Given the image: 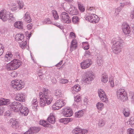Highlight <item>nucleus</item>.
<instances>
[{"label":"nucleus","mask_w":134,"mask_h":134,"mask_svg":"<svg viewBox=\"0 0 134 134\" xmlns=\"http://www.w3.org/2000/svg\"><path fill=\"white\" fill-rule=\"evenodd\" d=\"M96 106L98 109L99 110H102L104 108V105L102 103L98 102L96 104Z\"/></svg>","instance_id":"nucleus-44"},{"label":"nucleus","mask_w":134,"mask_h":134,"mask_svg":"<svg viewBox=\"0 0 134 134\" xmlns=\"http://www.w3.org/2000/svg\"><path fill=\"white\" fill-rule=\"evenodd\" d=\"M122 46V42H115L112 46L113 52L116 55H118L121 52Z\"/></svg>","instance_id":"nucleus-8"},{"label":"nucleus","mask_w":134,"mask_h":134,"mask_svg":"<svg viewBox=\"0 0 134 134\" xmlns=\"http://www.w3.org/2000/svg\"><path fill=\"white\" fill-rule=\"evenodd\" d=\"M85 18L86 20L93 24L97 23L99 21V17L95 14L87 15Z\"/></svg>","instance_id":"nucleus-7"},{"label":"nucleus","mask_w":134,"mask_h":134,"mask_svg":"<svg viewBox=\"0 0 134 134\" xmlns=\"http://www.w3.org/2000/svg\"><path fill=\"white\" fill-rule=\"evenodd\" d=\"M9 108L11 110L15 112L20 111V113L23 116H27L29 113L28 108L23 107L20 103L16 102H12L9 105Z\"/></svg>","instance_id":"nucleus-1"},{"label":"nucleus","mask_w":134,"mask_h":134,"mask_svg":"<svg viewBox=\"0 0 134 134\" xmlns=\"http://www.w3.org/2000/svg\"><path fill=\"white\" fill-rule=\"evenodd\" d=\"M81 99V97L80 96H76L75 98L74 101L75 102H80Z\"/></svg>","instance_id":"nucleus-51"},{"label":"nucleus","mask_w":134,"mask_h":134,"mask_svg":"<svg viewBox=\"0 0 134 134\" xmlns=\"http://www.w3.org/2000/svg\"><path fill=\"white\" fill-rule=\"evenodd\" d=\"M81 89L80 86L78 84L75 85L72 88L73 90L76 92H78Z\"/></svg>","instance_id":"nucleus-40"},{"label":"nucleus","mask_w":134,"mask_h":134,"mask_svg":"<svg viewBox=\"0 0 134 134\" xmlns=\"http://www.w3.org/2000/svg\"><path fill=\"white\" fill-rule=\"evenodd\" d=\"M70 6V4L66 2L62 3L59 7L61 8H63L65 11H66V9H67L68 6Z\"/></svg>","instance_id":"nucleus-30"},{"label":"nucleus","mask_w":134,"mask_h":134,"mask_svg":"<svg viewBox=\"0 0 134 134\" xmlns=\"http://www.w3.org/2000/svg\"><path fill=\"white\" fill-rule=\"evenodd\" d=\"M32 24H29L27 25V28L29 30H30L32 28Z\"/></svg>","instance_id":"nucleus-61"},{"label":"nucleus","mask_w":134,"mask_h":134,"mask_svg":"<svg viewBox=\"0 0 134 134\" xmlns=\"http://www.w3.org/2000/svg\"><path fill=\"white\" fill-rule=\"evenodd\" d=\"M44 89L43 90V91H44ZM39 96L40 99H41V98H44V97L43 96V93L42 92H40L39 93Z\"/></svg>","instance_id":"nucleus-62"},{"label":"nucleus","mask_w":134,"mask_h":134,"mask_svg":"<svg viewBox=\"0 0 134 134\" xmlns=\"http://www.w3.org/2000/svg\"><path fill=\"white\" fill-rule=\"evenodd\" d=\"M122 28L124 34L129 35L131 32L130 28L127 24L125 22L123 23L122 26Z\"/></svg>","instance_id":"nucleus-14"},{"label":"nucleus","mask_w":134,"mask_h":134,"mask_svg":"<svg viewBox=\"0 0 134 134\" xmlns=\"http://www.w3.org/2000/svg\"><path fill=\"white\" fill-rule=\"evenodd\" d=\"M127 123L128 125L129 124L130 125H132L134 124V121L131 120V119H129V121L127 122Z\"/></svg>","instance_id":"nucleus-55"},{"label":"nucleus","mask_w":134,"mask_h":134,"mask_svg":"<svg viewBox=\"0 0 134 134\" xmlns=\"http://www.w3.org/2000/svg\"><path fill=\"white\" fill-rule=\"evenodd\" d=\"M77 42H71L70 47L71 51H72L75 49L77 46Z\"/></svg>","instance_id":"nucleus-38"},{"label":"nucleus","mask_w":134,"mask_h":134,"mask_svg":"<svg viewBox=\"0 0 134 134\" xmlns=\"http://www.w3.org/2000/svg\"><path fill=\"white\" fill-rule=\"evenodd\" d=\"M40 100V106L42 107H43L46 105V104L44 98H41Z\"/></svg>","instance_id":"nucleus-46"},{"label":"nucleus","mask_w":134,"mask_h":134,"mask_svg":"<svg viewBox=\"0 0 134 134\" xmlns=\"http://www.w3.org/2000/svg\"><path fill=\"white\" fill-rule=\"evenodd\" d=\"M93 72L91 71H88L85 73V76L82 77V81L84 84L90 83L93 79V77L94 76Z\"/></svg>","instance_id":"nucleus-4"},{"label":"nucleus","mask_w":134,"mask_h":134,"mask_svg":"<svg viewBox=\"0 0 134 134\" xmlns=\"http://www.w3.org/2000/svg\"><path fill=\"white\" fill-rule=\"evenodd\" d=\"M124 6V5H123V6H122V5H120L119 7H118L115 9V15L116 16L119 14L121 9Z\"/></svg>","instance_id":"nucleus-37"},{"label":"nucleus","mask_w":134,"mask_h":134,"mask_svg":"<svg viewBox=\"0 0 134 134\" xmlns=\"http://www.w3.org/2000/svg\"><path fill=\"white\" fill-rule=\"evenodd\" d=\"M73 114V112L71 109L69 108L64 110L63 113L65 117H70Z\"/></svg>","instance_id":"nucleus-20"},{"label":"nucleus","mask_w":134,"mask_h":134,"mask_svg":"<svg viewBox=\"0 0 134 134\" xmlns=\"http://www.w3.org/2000/svg\"><path fill=\"white\" fill-rule=\"evenodd\" d=\"M12 57V55L11 52H8L4 57V60L5 61L8 62L10 61Z\"/></svg>","instance_id":"nucleus-23"},{"label":"nucleus","mask_w":134,"mask_h":134,"mask_svg":"<svg viewBox=\"0 0 134 134\" xmlns=\"http://www.w3.org/2000/svg\"><path fill=\"white\" fill-rule=\"evenodd\" d=\"M127 132L128 134H134V130L131 128L128 129Z\"/></svg>","instance_id":"nucleus-53"},{"label":"nucleus","mask_w":134,"mask_h":134,"mask_svg":"<svg viewBox=\"0 0 134 134\" xmlns=\"http://www.w3.org/2000/svg\"><path fill=\"white\" fill-rule=\"evenodd\" d=\"M120 4H121V5H122V6H123V5H124V6L126 5H130L131 4L130 3V1L128 0H127V1L125 2V3H121Z\"/></svg>","instance_id":"nucleus-57"},{"label":"nucleus","mask_w":134,"mask_h":134,"mask_svg":"<svg viewBox=\"0 0 134 134\" xmlns=\"http://www.w3.org/2000/svg\"><path fill=\"white\" fill-rule=\"evenodd\" d=\"M25 94L21 93H19L16 94L15 97L16 100L21 102H24L25 101Z\"/></svg>","instance_id":"nucleus-19"},{"label":"nucleus","mask_w":134,"mask_h":134,"mask_svg":"<svg viewBox=\"0 0 134 134\" xmlns=\"http://www.w3.org/2000/svg\"><path fill=\"white\" fill-rule=\"evenodd\" d=\"M21 64L20 60L15 59L7 64L5 68L8 70H14L18 68Z\"/></svg>","instance_id":"nucleus-3"},{"label":"nucleus","mask_w":134,"mask_h":134,"mask_svg":"<svg viewBox=\"0 0 134 134\" xmlns=\"http://www.w3.org/2000/svg\"><path fill=\"white\" fill-rule=\"evenodd\" d=\"M54 95L57 98L61 97L62 95V94L61 91L59 90L55 91L54 92Z\"/></svg>","instance_id":"nucleus-31"},{"label":"nucleus","mask_w":134,"mask_h":134,"mask_svg":"<svg viewBox=\"0 0 134 134\" xmlns=\"http://www.w3.org/2000/svg\"><path fill=\"white\" fill-rule=\"evenodd\" d=\"M69 38L72 39L71 42H77V38L75 34L72 32L70 33Z\"/></svg>","instance_id":"nucleus-28"},{"label":"nucleus","mask_w":134,"mask_h":134,"mask_svg":"<svg viewBox=\"0 0 134 134\" xmlns=\"http://www.w3.org/2000/svg\"><path fill=\"white\" fill-rule=\"evenodd\" d=\"M87 132L86 129L82 130L79 127H76L72 131L73 134H85Z\"/></svg>","instance_id":"nucleus-16"},{"label":"nucleus","mask_w":134,"mask_h":134,"mask_svg":"<svg viewBox=\"0 0 134 134\" xmlns=\"http://www.w3.org/2000/svg\"><path fill=\"white\" fill-rule=\"evenodd\" d=\"M4 111V107H0V115H2Z\"/></svg>","instance_id":"nucleus-59"},{"label":"nucleus","mask_w":134,"mask_h":134,"mask_svg":"<svg viewBox=\"0 0 134 134\" xmlns=\"http://www.w3.org/2000/svg\"><path fill=\"white\" fill-rule=\"evenodd\" d=\"M92 64V62L91 59H87L81 63V67L83 69H86L89 68Z\"/></svg>","instance_id":"nucleus-13"},{"label":"nucleus","mask_w":134,"mask_h":134,"mask_svg":"<svg viewBox=\"0 0 134 134\" xmlns=\"http://www.w3.org/2000/svg\"><path fill=\"white\" fill-rule=\"evenodd\" d=\"M4 47L2 44L0 43V56L4 52Z\"/></svg>","instance_id":"nucleus-48"},{"label":"nucleus","mask_w":134,"mask_h":134,"mask_svg":"<svg viewBox=\"0 0 134 134\" xmlns=\"http://www.w3.org/2000/svg\"><path fill=\"white\" fill-rule=\"evenodd\" d=\"M60 121L61 122L64 123V124H66L67 119L66 118H64L60 119Z\"/></svg>","instance_id":"nucleus-58"},{"label":"nucleus","mask_w":134,"mask_h":134,"mask_svg":"<svg viewBox=\"0 0 134 134\" xmlns=\"http://www.w3.org/2000/svg\"><path fill=\"white\" fill-rule=\"evenodd\" d=\"M18 4L20 9H22L24 7V3L23 2L19 1L18 2Z\"/></svg>","instance_id":"nucleus-50"},{"label":"nucleus","mask_w":134,"mask_h":134,"mask_svg":"<svg viewBox=\"0 0 134 134\" xmlns=\"http://www.w3.org/2000/svg\"><path fill=\"white\" fill-rule=\"evenodd\" d=\"M65 104V101L63 99H59L57 100L52 106L53 110H56L60 109Z\"/></svg>","instance_id":"nucleus-9"},{"label":"nucleus","mask_w":134,"mask_h":134,"mask_svg":"<svg viewBox=\"0 0 134 134\" xmlns=\"http://www.w3.org/2000/svg\"><path fill=\"white\" fill-rule=\"evenodd\" d=\"M60 18L61 21L64 23L69 24L71 22L69 15L68 13L65 12H63L61 13Z\"/></svg>","instance_id":"nucleus-11"},{"label":"nucleus","mask_w":134,"mask_h":134,"mask_svg":"<svg viewBox=\"0 0 134 134\" xmlns=\"http://www.w3.org/2000/svg\"><path fill=\"white\" fill-rule=\"evenodd\" d=\"M78 8L80 11L81 12H84L85 10V7L81 3L77 2Z\"/></svg>","instance_id":"nucleus-33"},{"label":"nucleus","mask_w":134,"mask_h":134,"mask_svg":"<svg viewBox=\"0 0 134 134\" xmlns=\"http://www.w3.org/2000/svg\"><path fill=\"white\" fill-rule=\"evenodd\" d=\"M66 11L72 15H76L78 13V11L76 7L74 6L72 4L70 5V6H68L67 9H66Z\"/></svg>","instance_id":"nucleus-12"},{"label":"nucleus","mask_w":134,"mask_h":134,"mask_svg":"<svg viewBox=\"0 0 134 134\" xmlns=\"http://www.w3.org/2000/svg\"><path fill=\"white\" fill-rule=\"evenodd\" d=\"M83 110H79L75 113V116L76 118H80L83 116Z\"/></svg>","instance_id":"nucleus-35"},{"label":"nucleus","mask_w":134,"mask_h":134,"mask_svg":"<svg viewBox=\"0 0 134 134\" xmlns=\"http://www.w3.org/2000/svg\"><path fill=\"white\" fill-rule=\"evenodd\" d=\"M9 124L14 129H17L19 127V123L17 120L14 118L10 119L8 122Z\"/></svg>","instance_id":"nucleus-17"},{"label":"nucleus","mask_w":134,"mask_h":134,"mask_svg":"<svg viewBox=\"0 0 134 134\" xmlns=\"http://www.w3.org/2000/svg\"><path fill=\"white\" fill-rule=\"evenodd\" d=\"M47 120L49 122L52 124H54L55 122V118L53 114H50L49 116L47 119Z\"/></svg>","instance_id":"nucleus-26"},{"label":"nucleus","mask_w":134,"mask_h":134,"mask_svg":"<svg viewBox=\"0 0 134 134\" xmlns=\"http://www.w3.org/2000/svg\"><path fill=\"white\" fill-rule=\"evenodd\" d=\"M122 41V40L118 36L114 38L111 41L112 42H121Z\"/></svg>","instance_id":"nucleus-43"},{"label":"nucleus","mask_w":134,"mask_h":134,"mask_svg":"<svg viewBox=\"0 0 134 134\" xmlns=\"http://www.w3.org/2000/svg\"><path fill=\"white\" fill-rule=\"evenodd\" d=\"M104 125V122L103 119H101L100 120L98 123V126L99 127H102Z\"/></svg>","instance_id":"nucleus-49"},{"label":"nucleus","mask_w":134,"mask_h":134,"mask_svg":"<svg viewBox=\"0 0 134 134\" xmlns=\"http://www.w3.org/2000/svg\"><path fill=\"white\" fill-rule=\"evenodd\" d=\"M14 27L19 29H22L23 23L21 21H17L15 23L14 25Z\"/></svg>","instance_id":"nucleus-29"},{"label":"nucleus","mask_w":134,"mask_h":134,"mask_svg":"<svg viewBox=\"0 0 134 134\" xmlns=\"http://www.w3.org/2000/svg\"><path fill=\"white\" fill-rule=\"evenodd\" d=\"M87 11L88 13H90V14H95L96 12V10L94 7H90L88 8L87 9Z\"/></svg>","instance_id":"nucleus-34"},{"label":"nucleus","mask_w":134,"mask_h":134,"mask_svg":"<svg viewBox=\"0 0 134 134\" xmlns=\"http://www.w3.org/2000/svg\"><path fill=\"white\" fill-rule=\"evenodd\" d=\"M40 129V128L37 127H31L27 131L24 132V134H34L38 132Z\"/></svg>","instance_id":"nucleus-18"},{"label":"nucleus","mask_w":134,"mask_h":134,"mask_svg":"<svg viewBox=\"0 0 134 134\" xmlns=\"http://www.w3.org/2000/svg\"><path fill=\"white\" fill-rule=\"evenodd\" d=\"M83 101H84V104L85 105H87L88 102V99L87 98H85L84 99Z\"/></svg>","instance_id":"nucleus-64"},{"label":"nucleus","mask_w":134,"mask_h":134,"mask_svg":"<svg viewBox=\"0 0 134 134\" xmlns=\"http://www.w3.org/2000/svg\"><path fill=\"white\" fill-rule=\"evenodd\" d=\"M54 18L55 20H58L59 19V16L57 11L54 10H52V12Z\"/></svg>","instance_id":"nucleus-39"},{"label":"nucleus","mask_w":134,"mask_h":134,"mask_svg":"<svg viewBox=\"0 0 134 134\" xmlns=\"http://www.w3.org/2000/svg\"><path fill=\"white\" fill-rule=\"evenodd\" d=\"M11 85L13 88L19 90L24 87V83L21 80H17L12 81L11 82Z\"/></svg>","instance_id":"nucleus-6"},{"label":"nucleus","mask_w":134,"mask_h":134,"mask_svg":"<svg viewBox=\"0 0 134 134\" xmlns=\"http://www.w3.org/2000/svg\"><path fill=\"white\" fill-rule=\"evenodd\" d=\"M103 60L102 56L101 55H99L97 57V63L98 65L101 66L103 65Z\"/></svg>","instance_id":"nucleus-25"},{"label":"nucleus","mask_w":134,"mask_h":134,"mask_svg":"<svg viewBox=\"0 0 134 134\" xmlns=\"http://www.w3.org/2000/svg\"><path fill=\"white\" fill-rule=\"evenodd\" d=\"M79 19L78 17L77 16H74L72 18V21L74 24H76L79 22Z\"/></svg>","instance_id":"nucleus-45"},{"label":"nucleus","mask_w":134,"mask_h":134,"mask_svg":"<svg viewBox=\"0 0 134 134\" xmlns=\"http://www.w3.org/2000/svg\"><path fill=\"white\" fill-rule=\"evenodd\" d=\"M17 75L16 72L15 71H14L11 73V76L13 77H15L17 76Z\"/></svg>","instance_id":"nucleus-56"},{"label":"nucleus","mask_w":134,"mask_h":134,"mask_svg":"<svg viewBox=\"0 0 134 134\" xmlns=\"http://www.w3.org/2000/svg\"><path fill=\"white\" fill-rule=\"evenodd\" d=\"M90 55H91V53L88 51H86L85 56L86 57H89Z\"/></svg>","instance_id":"nucleus-60"},{"label":"nucleus","mask_w":134,"mask_h":134,"mask_svg":"<svg viewBox=\"0 0 134 134\" xmlns=\"http://www.w3.org/2000/svg\"><path fill=\"white\" fill-rule=\"evenodd\" d=\"M15 38L16 41H21V42L24 41V36L23 34H17L15 35Z\"/></svg>","instance_id":"nucleus-24"},{"label":"nucleus","mask_w":134,"mask_h":134,"mask_svg":"<svg viewBox=\"0 0 134 134\" xmlns=\"http://www.w3.org/2000/svg\"><path fill=\"white\" fill-rule=\"evenodd\" d=\"M108 76L106 73L103 74L102 76L101 81L103 82L106 83L108 81Z\"/></svg>","instance_id":"nucleus-32"},{"label":"nucleus","mask_w":134,"mask_h":134,"mask_svg":"<svg viewBox=\"0 0 134 134\" xmlns=\"http://www.w3.org/2000/svg\"><path fill=\"white\" fill-rule=\"evenodd\" d=\"M123 113L125 117H128L130 115V111L128 108H125L123 110Z\"/></svg>","instance_id":"nucleus-36"},{"label":"nucleus","mask_w":134,"mask_h":134,"mask_svg":"<svg viewBox=\"0 0 134 134\" xmlns=\"http://www.w3.org/2000/svg\"><path fill=\"white\" fill-rule=\"evenodd\" d=\"M129 97L131 99V102L134 104V92H130L129 93Z\"/></svg>","instance_id":"nucleus-42"},{"label":"nucleus","mask_w":134,"mask_h":134,"mask_svg":"<svg viewBox=\"0 0 134 134\" xmlns=\"http://www.w3.org/2000/svg\"><path fill=\"white\" fill-rule=\"evenodd\" d=\"M68 82V80L67 79H62L60 80V82L62 84H65L67 83Z\"/></svg>","instance_id":"nucleus-52"},{"label":"nucleus","mask_w":134,"mask_h":134,"mask_svg":"<svg viewBox=\"0 0 134 134\" xmlns=\"http://www.w3.org/2000/svg\"><path fill=\"white\" fill-rule=\"evenodd\" d=\"M0 19L3 21H6L8 19L12 21H14L15 19L13 14L10 13L4 9L0 12Z\"/></svg>","instance_id":"nucleus-2"},{"label":"nucleus","mask_w":134,"mask_h":134,"mask_svg":"<svg viewBox=\"0 0 134 134\" xmlns=\"http://www.w3.org/2000/svg\"><path fill=\"white\" fill-rule=\"evenodd\" d=\"M117 97L119 100L124 102L128 99L126 92L124 89H120L117 91Z\"/></svg>","instance_id":"nucleus-5"},{"label":"nucleus","mask_w":134,"mask_h":134,"mask_svg":"<svg viewBox=\"0 0 134 134\" xmlns=\"http://www.w3.org/2000/svg\"><path fill=\"white\" fill-rule=\"evenodd\" d=\"M43 24H52L55 25V26H57L58 27L60 28L61 26L57 23H55L54 24L53 22H52L50 19L49 18H46L44 19L43 21Z\"/></svg>","instance_id":"nucleus-22"},{"label":"nucleus","mask_w":134,"mask_h":134,"mask_svg":"<svg viewBox=\"0 0 134 134\" xmlns=\"http://www.w3.org/2000/svg\"><path fill=\"white\" fill-rule=\"evenodd\" d=\"M62 61H61L59 63L56 64L55 66L56 67H58L60 66L62 63Z\"/></svg>","instance_id":"nucleus-63"},{"label":"nucleus","mask_w":134,"mask_h":134,"mask_svg":"<svg viewBox=\"0 0 134 134\" xmlns=\"http://www.w3.org/2000/svg\"><path fill=\"white\" fill-rule=\"evenodd\" d=\"M19 44L20 47L23 49H25L27 46V42H20Z\"/></svg>","instance_id":"nucleus-47"},{"label":"nucleus","mask_w":134,"mask_h":134,"mask_svg":"<svg viewBox=\"0 0 134 134\" xmlns=\"http://www.w3.org/2000/svg\"><path fill=\"white\" fill-rule=\"evenodd\" d=\"M9 100L8 99L2 98L0 99V105H5L9 104Z\"/></svg>","instance_id":"nucleus-27"},{"label":"nucleus","mask_w":134,"mask_h":134,"mask_svg":"<svg viewBox=\"0 0 134 134\" xmlns=\"http://www.w3.org/2000/svg\"><path fill=\"white\" fill-rule=\"evenodd\" d=\"M37 102L36 99H34L32 101V103L34 107H35L37 106Z\"/></svg>","instance_id":"nucleus-54"},{"label":"nucleus","mask_w":134,"mask_h":134,"mask_svg":"<svg viewBox=\"0 0 134 134\" xmlns=\"http://www.w3.org/2000/svg\"><path fill=\"white\" fill-rule=\"evenodd\" d=\"M98 94L100 100L103 102L107 103L108 100L105 94L102 89H100L98 91Z\"/></svg>","instance_id":"nucleus-15"},{"label":"nucleus","mask_w":134,"mask_h":134,"mask_svg":"<svg viewBox=\"0 0 134 134\" xmlns=\"http://www.w3.org/2000/svg\"><path fill=\"white\" fill-rule=\"evenodd\" d=\"M24 19L25 22L29 23L31 22L32 19L30 16L29 12H27L25 14L24 17Z\"/></svg>","instance_id":"nucleus-21"},{"label":"nucleus","mask_w":134,"mask_h":134,"mask_svg":"<svg viewBox=\"0 0 134 134\" xmlns=\"http://www.w3.org/2000/svg\"><path fill=\"white\" fill-rule=\"evenodd\" d=\"M39 124L45 127L48 126V124L47 123L46 121L44 120H41L39 122Z\"/></svg>","instance_id":"nucleus-41"},{"label":"nucleus","mask_w":134,"mask_h":134,"mask_svg":"<svg viewBox=\"0 0 134 134\" xmlns=\"http://www.w3.org/2000/svg\"><path fill=\"white\" fill-rule=\"evenodd\" d=\"M43 96L46 103L50 104L53 100V97L48 89L44 88Z\"/></svg>","instance_id":"nucleus-10"}]
</instances>
